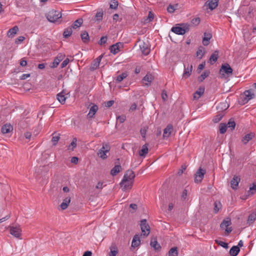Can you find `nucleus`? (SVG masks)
Segmentation results:
<instances>
[{"label":"nucleus","instance_id":"f257e3e1","mask_svg":"<svg viewBox=\"0 0 256 256\" xmlns=\"http://www.w3.org/2000/svg\"><path fill=\"white\" fill-rule=\"evenodd\" d=\"M190 27V24L183 23L181 24H178L176 26H173L171 30L177 34L183 35L186 32L189 30Z\"/></svg>","mask_w":256,"mask_h":256},{"label":"nucleus","instance_id":"f03ea898","mask_svg":"<svg viewBox=\"0 0 256 256\" xmlns=\"http://www.w3.org/2000/svg\"><path fill=\"white\" fill-rule=\"evenodd\" d=\"M48 20L52 22L60 23L61 21L60 18L62 17L61 14L56 10H50L46 15Z\"/></svg>","mask_w":256,"mask_h":256},{"label":"nucleus","instance_id":"7ed1b4c3","mask_svg":"<svg viewBox=\"0 0 256 256\" xmlns=\"http://www.w3.org/2000/svg\"><path fill=\"white\" fill-rule=\"evenodd\" d=\"M110 150V146L106 144H103L102 147L98 152V156L103 160L108 158L107 154Z\"/></svg>","mask_w":256,"mask_h":256},{"label":"nucleus","instance_id":"20e7f679","mask_svg":"<svg viewBox=\"0 0 256 256\" xmlns=\"http://www.w3.org/2000/svg\"><path fill=\"white\" fill-rule=\"evenodd\" d=\"M140 226L142 230L141 236H147L150 232V226L147 224V221L146 219L142 220L140 221Z\"/></svg>","mask_w":256,"mask_h":256},{"label":"nucleus","instance_id":"39448f33","mask_svg":"<svg viewBox=\"0 0 256 256\" xmlns=\"http://www.w3.org/2000/svg\"><path fill=\"white\" fill-rule=\"evenodd\" d=\"M22 230L20 226L10 227V234L17 238L22 239Z\"/></svg>","mask_w":256,"mask_h":256},{"label":"nucleus","instance_id":"423d86ee","mask_svg":"<svg viewBox=\"0 0 256 256\" xmlns=\"http://www.w3.org/2000/svg\"><path fill=\"white\" fill-rule=\"evenodd\" d=\"M220 73L223 76L226 74L228 76L232 74V69L228 64H224L222 66Z\"/></svg>","mask_w":256,"mask_h":256},{"label":"nucleus","instance_id":"0eeeda50","mask_svg":"<svg viewBox=\"0 0 256 256\" xmlns=\"http://www.w3.org/2000/svg\"><path fill=\"white\" fill-rule=\"evenodd\" d=\"M206 173V170L202 168H199L195 174L194 182L200 183L204 178V176Z\"/></svg>","mask_w":256,"mask_h":256},{"label":"nucleus","instance_id":"6e6552de","mask_svg":"<svg viewBox=\"0 0 256 256\" xmlns=\"http://www.w3.org/2000/svg\"><path fill=\"white\" fill-rule=\"evenodd\" d=\"M134 182L132 180H127L122 178L120 183V187L123 191H126L128 190L131 189Z\"/></svg>","mask_w":256,"mask_h":256},{"label":"nucleus","instance_id":"1a4fd4ad","mask_svg":"<svg viewBox=\"0 0 256 256\" xmlns=\"http://www.w3.org/2000/svg\"><path fill=\"white\" fill-rule=\"evenodd\" d=\"M230 220H224L220 224V227L221 228L224 229L226 228V234L228 235L232 231V228H228L229 226L231 224Z\"/></svg>","mask_w":256,"mask_h":256},{"label":"nucleus","instance_id":"9d476101","mask_svg":"<svg viewBox=\"0 0 256 256\" xmlns=\"http://www.w3.org/2000/svg\"><path fill=\"white\" fill-rule=\"evenodd\" d=\"M140 49L142 53L145 56L148 55L150 51L148 44L144 42L140 44Z\"/></svg>","mask_w":256,"mask_h":256},{"label":"nucleus","instance_id":"9b49d317","mask_svg":"<svg viewBox=\"0 0 256 256\" xmlns=\"http://www.w3.org/2000/svg\"><path fill=\"white\" fill-rule=\"evenodd\" d=\"M244 94L245 96L242 100L244 104L248 102L250 100L254 98V94L252 89L246 90Z\"/></svg>","mask_w":256,"mask_h":256},{"label":"nucleus","instance_id":"f8f14e48","mask_svg":"<svg viewBox=\"0 0 256 256\" xmlns=\"http://www.w3.org/2000/svg\"><path fill=\"white\" fill-rule=\"evenodd\" d=\"M65 55L62 53L58 54L57 56L54 58L53 62L50 65V67L54 68L57 67L60 62L64 59Z\"/></svg>","mask_w":256,"mask_h":256},{"label":"nucleus","instance_id":"ddd939ff","mask_svg":"<svg viewBox=\"0 0 256 256\" xmlns=\"http://www.w3.org/2000/svg\"><path fill=\"white\" fill-rule=\"evenodd\" d=\"M219 0H208L205 4L204 6H208L207 8L210 10L215 9L218 6Z\"/></svg>","mask_w":256,"mask_h":256},{"label":"nucleus","instance_id":"4468645a","mask_svg":"<svg viewBox=\"0 0 256 256\" xmlns=\"http://www.w3.org/2000/svg\"><path fill=\"white\" fill-rule=\"evenodd\" d=\"M134 178L135 174L134 172L131 170H128L126 172L123 178L127 180H132V182H134Z\"/></svg>","mask_w":256,"mask_h":256},{"label":"nucleus","instance_id":"2eb2a0df","mask_svg":"<svg viewBox=\"0 0 256 256\" xmlns=\"http://www.w3.org/2000/svg\"><path fill=\"white\" fill-rule=\"evenodd\" d=\"M240 178L238 176H234L230 182L231 186L233 190H236Z\"/></svg>","mask_w":256,"mask_h":256},{"label":"nucleus","instance_id":"dca6fc26","mask_svg":"<svg viewBox=\"0 0 256 256\" xmlns=\"http://www.w3.org/2000/svg\"><path fill=\"white\" fill-rule=\"evenodd\" d=\"M154 80L153 76L150 74H148L142 79V82L144 84L148 86Z\"/></svg>","mask_w":256,"mask_h":256},{"label":"nucleus","instance_id":"f3484780","mask_svg":"<svg viewBox=\"0 0 256 256\" xmlns=\"http://www.w3.org/2000/svg\"><path fill=\"white\" fill-rule=\"evenodd\" d=\"M204 86H200L194 94V99L198 100L204 94Z\"/></svg>","mask_w":256,"mask_h":256},{"label":"nucleus","instance_id":"a211bd4d","mask_svg":"<svg viewBox=\"0 0 256 256\" xmlns=\"http://www.w3.org/2000/svg\"><path fill=\"white\" fill-rule=\"evenodd\" d=\"M212 38V35L210 32H204V36L202 38V44L204 46H207L210 44V40Z\"/></svg>","mask_w":256,"mask_h":256},{"label":"nucleus","instance_id":"6ab92c4d","mask_svg":"<svg viewBox=\"0 0 256 256\" xmlns=\"http://www.w3.org/2000/svg\"><path fill=\"white\" fill-rule=\"evenodd\" d=\"M13 127L10 124H6L4 125L1 129L2 132L4 134H8L12 132Z\"/></svg>","mask_w":256,"mask_h":256},{"label":"nucleus","instance_id":"aec40b11","mask_svg":"<svg viewBox=\"0 0 256 256\" xmlns=\"http://www.w3.org/2000/svg\"><path fill=\"white\" fill-rule=\"evenodd\" d=\"M110 252L109 256H116L118 254V249L115 243H112L110 248Z\"/></svg>","mask_w":256,"mask_h":256},{"label":"nucleus","instance_id":"412c9836","mask_svg":"<svg viewBox=\"0 0 256 256\" xmlns=\"http://www.w3.org/2000/svg\"><path fill=\"white\" fill-rule=\"evenodd\" d=\"M172 126L168 124L164 130L163 137L164 138H168L171 134L172 130Z\"/></svg>","mask_w":256,"mask_h":256},{"label":"nucleus","instance_id":"4be33fe9","mask_svg":"<svg viewBox=\"0 0 256 256\" xmlns=\"http://www.w3.org/2000/svg\"><path fill=\"white\" fill-rule=\"evenodd\" d=\"M150 245L155 250H158L161 248V246L159 244H158L157 240L156 238H152Z\"/></svg>","mask_w":256,"mask_h":256},{"label":"nucleus","instance_id":"5701e85b","mask_svg":"<svg viewBox=\"0 0 256 256\" xmlns=\"http://www.w3.org/2000/svg\"><path fill=\"white\" fill-rule=\"evenodd\" d=\"M98 107L96 104H94L89 110V112L88 114V118H92L95 115L96 113L98 111Z\"/></svg>","mask_w":256,"mask_h":256},{"label":"nucleus","instance_id":"b1692460","mask_svg":"<svg viewBox=\"0 0 256 256\" xmlns=\"http://www.w3.org/2000/svg\"><path fill=\"white\" fill-rule=\"evenodd\" d=\"M140 244V240L139 235H134L132 240V246L134 248H136Z\"/></svg>","mask_w":256,"mask_h":256},{"label":"nucleus","instance_id":"393cba45","mask_svg":"<svg viewBox=\"0 0 256 256\" xmlns=\"http://www.w3.org/2000/svg\"><path fill=\"white\" fill-rule=\"evenodd\" d=\"M18 30V26H14L12 28H10L7 33V36L9 38H13Z\"/></svg>","mask_w":256,"mask_h":256},{"label":"nucleus","instance_id":"a878e982","mask_svg":"<svg viewBox=\"0 0 256 256\" xmlns=\"http://www.w3.org/2000/svg\"><path fill=\"white\" fill-rule=\"evenodd\" d=\"M254 134L253 132L246 134L243 137L242 142L244 144H246L250 140H252L254 138Z\"/></svg>","mask_w":256,"mask_h":256},{"label":"nucleus","instance_id":"bb28decb","mask_svg":"<svg viewBox=\"0 0 256 256\" xmlns=\"http://www.w3.org/2000/svg\"><path fill=\"white\" fill-rule=\"evenodd\" d=\"M192 69V65L188 66L186 68L184 66V72L182 75L183 77L186 78H188L191 74Z\"/></svg>","mask_w":256,"mask_h":256},{"label":"nucleus","instance_id":"cd10ccee","mask_svg":"<svg viewBox=\"0 0 256 256\" xmlns=\"http://www.w3.org/2000/svg\"><path fill=\"white\" fill-rule=\"evenodd\" d=\"M218 50H215L214 53L212 54L210 56L209 61L212 64L216 62L218 58Z\"/></svg>","mask_w":256,"mask_h":256},{"label":"nucleus","instance_id":"c85d7f7f","mask_svg":"<svg viewBox=\"0 0 256 256\" xmlns=\"http://www.w3.org/2000/svg\"><path fill=\"white\" fill-rule=\"evenodd\" d=\"M121 45L120 43H116L112 45L110 48V50L113 54H116L120 51V46Z\"/></svg>","mask_w":256,"mask_h":256},{"label":"nucleus","instance_id":"c756f323","mask_svg":"<svg viewBox=\"0 0 256 256\" xmlns=\"http://www.w3.org/2000/svg\"><path fill=\"white\" fill-rule=\"evenodd\" d=\"M148 153V144H145L142 146V149L139 151V154L140 156L145 157Z\"/></svg>","mask_w":256,"mask_h":256},{"label":"nucleus","instance_id":"7c9ffc66","mask_svg":"<svg viewBox=\"0 0 256 256\" xmlns=\"http://www.w3.org/2000/svg\"><path fill=\"white\" fill-rule=\"evenodd\" d=\"M80 37L82 40L84 42H88L89 41L90 37L88 34V32L86 31H82L80 34Z\"/></svg>","mask_w":256,"mask_h":256},{"label":"nucleus","instance_id":"2f4dec72","mask_svg":"<svg viewBox=\"0 0 256 256\" xmlns=\"http://www.w3.org/2000/svg\"><path fill=\"white\" fill-rule=\"evenodd\" d=\"M70 202V198L67 197L66 198H64L62 202L60 204V208L62 210H66Z\"/></svg>","mask_w":256,"mask_h":256},{"label":"nucleus","instance_id":"473e14b6","mask_svg":"<svg viewBox=\"0 0 256 256\" xmlns=\"http://www.w3.org/2000/svg\"><path fill=\"white\" fill-rule=\"evenodd\" d=\"M240 251L238 246H233L230 250V254L232 256H236Z\"/></svg>","mask_w":256,"mask_h":256},{"label":"nucleus","instance_id":"72a5a7b5","mask_svg":"<svg viewBox=\"0 0 256 256\" xmlns=\"http://www.w3.org/2000/svg\"><path fill=\"white\" fill-rule=\"evenodd\" d=\"M128 76V74L127 72H124L121 74H120L118 76L115 80L116 82H120L122 80H124V79L126 78Z\"/></svg>","mask_w":256,"mask_h":256},{"label":"nucleus","instance_id":"f704fd0d","mask_svg":"<svg viewBox=\"0 0 256 256\" xmlns=\"http://www.w3.org/2000/svg\"><path fill=\"white\" fill-rule=\"evenodd\" d=\"M122 167L120 165H116L110 171V174L114 176H116L121 170Z\"/></svg>","mask_w":256,"mask_h":256},{"label":"nucleus","instance_id":"c9c22d12","mask_svg":"<svg viewBox=\"0 0 256 256\" xmlns=\"http://www.w3.org/2000/svg\"><path fill=\"white\" fill-rule=\"evenodd\" d=\"M83 22V20L82 18H78L72 24L71 28L74 29H76L81 26Z\"/></svg>","mask_w":256,"mask_h":256},{"label":"nucleus","instance_id":"e433bc0d","mask_svg":"<svg viewBox=\"0 0 256 256\" xmlns=\"http://www.w3.org/2000/svg\"><path fill=\"white\" fill-rule=\"evenodd\" d=\"M52 142L54 146H56L60 138V134L54 132L52 134Z\"/></svg>","mask_w":256,"mask_h":256},{"label":"nucleus","instance_id":"4c0bfd02","mask_svg":"<svg viewBox=\"0 0 256 256\" xmlns=\"http://www.w3.org/2000/svg\"><path fill=\"white\" fill-rule=\"evenodd\" d=\"M66 98V97L63 94L62 92L57 94V99L62 104H64L65 102Z\"/></svg>","mask_w":256,"mask_h":256},{"label":"nucleus","instance_id":"58836bf2","mask_svg":"<svg viewBox=\"0 0 256 256\" xmlns=\"http://www.w3.org/2000/svg\"><path fill=\"white\" fill-rule=\"evenodd\" d=\"M98 60H94L92 62L90 66V70L92 71H93L96 70L100 66V62L98 61Z\"/></svg>","mask_w":256,"mask_h":256},{"label":"nucleus","instance_id":"ea45409f","mask_svg":"<svg viewBox=\"0 0 256 256\" xmlns=\"http://www.w3.org/2000/svg\"><path fill=\"white\" fill-rule=\"evenodd\" d=\"M222 205L220 201H216L214 203V213L216 214L222 208Z\"/></svg>","mask_w":256,"mask_h":256},{"label":"nucleus","instance_id":"a19ab883","mask_svg":"<svg viewBox=\"0 0 256 256\" xmlns=\"http://www.w3.org/2000/svg\"><path fill=\"white\" fill-rule=\"evenodd\" d=\"M256 219V212H253L248 217L247 222L249 224L253 223Z\"/></svg>","mask_w":256,"mask_h":256},{"label":"nucleus","instance_id":"79ce46f5","mask_svg":"<svg viewBox=\"0 0 256 256\" xmlns=\"http://www.w3.org/2000/svg\"><path fill=\"white\" fill-rule=\"evenodd\" d=\"M72 28L69 27L66 28L63 33L64 37V38H68L72 34Z\"/></svg>","mask_w":256,"mask_h":256},{"label":"nucleus","instance_id":"37998d69","mask_svg":"<svg viewBox=\"0 0 256 256\" xmlns=\"http://www.w3.org/2000/svg\"><path fill=\"white\" fill-rule=\"evenodd\" d=\"M210 74V72L208 71H204L202 74L198 78V81L202 82L206 78H207Z\"/></svg>","mask_w":256,"mask_h":256},{"label":"nucleus","instance_id":"c03bdc74","mask_svg":"<svg viewBox=\"0 0 256 256\" xmlns=\"http://www.w3.org/2000/svg\"><path fill=\"white\" fill-rule=\"evenodd\" d=\"M178 252L176 247H173L170 249L168 252V256H178Z\"/></svg>","mask_w":256,"mask_h":256},{"label":"nucleus","instance_id":"a18cd8bd","mask_svg":"<svg viewBox=\"0 0 256 256\" xmlns=\"http://www.w3.org/2000/svg\"><path fill=\"white\" fill-rule=\"evenodd\" d=\"M178 7V4H176L175 5L170 4L167 8L168 12L170 13H173L174 10Z\"/></svg>","mask_w":256,"mask_h":256},{"label":"nucleus","instance_id":"49530a36","mask_svg":"<svg viewBox=\"0 0 256 256\" xmlns=\"http://www.w3.org/2000/svg\"><path fill=\"white\" fill-rule=\"evenodd\" d=\"M227 126L224 123H221L220 124V132L222 134H224L226 132Z\"/></svg>","mask_w":256,"mask_h":256},{"label":"nucleus","instance_id":"de8ad7c7","mask_svg":"<svg viewBox=\"0 0 256 256\" xmlns=\"http://www.w3.org/2000/svg\"><path fill=\"white\" fill-rule=\"evenodd\" d=\"M256 192V184L253 183L252 186L250 187L248 193L249 194H254Z\"/></svg>","mask_w":256,"mask_h":256},{"label":"nucleus","instance_id":"09e8293b","mask_svg":"<svg viewBox=\"0 0 256 256\" xmlns=\"http://www.w3.org/2000/svg\"><path fill=\"white\" fill-rule=\"evenodd\" d=\"M102 18H103L102 10H101L100 12H96V15L95 16L96 20L101 21L102 20Z\"/></svg>","mask_w":256,"mask_h":256},{"label":"nucleus","instance_id":"8fccbe9b","mask_svg":"<svg viewBox=\"0 0 256 256\" xmlns=\"http://www.w3.org/2000/svg\"><path fill=\"white\" fill-rule=\"evenodd\" d=\"M200 22V19L199 17H196L192 18L191 20L192 24L194 26H198Z\"/></svg>","mask_w":256,"mask_h":256},{"label":"nucleus","instance_id":"3c124183","mask_svg":"<svg viewBox=\"0 0 256 256\" xmlns=\"http://www.w3.org/2000/svg\"><path fill=\"white\" fill-rule=\"evenodd\" d=\"M226 126L227 127L230 128L231 130H233L236 126V122L234 120H230Z\"/></svg>","mask_w":256,"mask_h":256},{"label":"nucleus","instance_id":"603ef678","mask_svg":"<svg viewBox=\"0 0 256 256\" xmlns=\"http://www.w3.org/2000/svg\"><path fill=\"white\" fill-rule=\"evenodd\" d=\"M118 6V2L117 0H113L110 4V8L111 9L116 10Z\"/></svg>","mask_w":256,"mask_h":256},{"label":"nucleus","instance_id":"864d4df0","mask_svg":"<svg viewBox=\"0 0 256 256\" xmlns=\"http://www.w3.org/2000/svg\"><path fill=\"white\" fill-rule=\"evenodd\" d=\"M216 242L218 244L222 246L223 248H228V243H226L225 242H222V241H220V240H216Z\"/></svg>","mask_w":256,"mask_h":256},{"label":"nucleus","instance_id":"5fc2aeb1","mask_svg":"<svg viewBox=\"0 0 256 256\" xmlns=\"http://www.w3.org/2000/svg\"><path fill=\"white\" fill-rule=\"evenodd\" d=\"M222 118V116L221 114H218L214 116L213 119V121L215 123L219 122Z\"/></svg>","mask_w":256,"mask_h":256},{"label":"nucleus","instance_id":"6e6d98bb","mask_svg":"<svg viewBox=\"0 0 256 256\" xmlns=\"http://www.w3.org/2000/svg\"><path fill=\"white\" fill-rule=\"evenodd\" d=\"M107 39L108 38L106 36H102L100 40L98 42V44L100 45H102L103 44H106L107 41Z\"/></svg>","mask_w":256,"mask_h":256},{"label":"nucleus","instance_id":"4d7b16f0","mask_svg":"<svg viewBox=\"0 0 256 256\" xmlns=\"http://www.w3.org/2000/svg\"><path fill=\"white\" fill-rule=\"evenodd\" d=\"M76 141L77 140L76 138H74L72 141L70 143V144L69 146V147L72 146V150H73L74 148L76 146Z\"/></svg>","mask_w":256,"mask_h":256},{"label":"nucleus","instance_id":"13d9d810","mask_svg":"<svg viewBox=\"0 0 256 256\" xmlns=\"http://www.w3.org/2000/svg\"><path fill=\"white\" fill-rule=\"evenodd\" d=\"M162 98L164 102L166 101L168 98V95L166 93V90H163L162 92Z\"/></svg>","mask_w":256,"mask_h":256},{"label":"nucleus","instance_id":"bf43d9fd","mask_svg":"<svg viewBox=\"0 0 256 256\" xmlns=\"http://www.w3.org/2000/svg\"><path fill=\"white\" fill-rule=\"evenodd\" d=\"M186 166L185 165H182L181 166L180 169L178 172V174L180 176L186 170Z\"/></svg>","mask_w":256,"mask_h":256},{"label":"nucleus","instance_id":"052dcab7","mask_svg":"<svg viewBox=\"0 0 256 256\" xmlns=\"http://www.w3.org/2000/svg\"><path fill=\"white\" fill-rule=\"evenodd\" d=\"M69 62L70 60L68 58L65 59L60 64L61 68H64L66 67L67 66V64L69 63Z\"/></svg>","mask_w":256,"mask_h":256},{"label":"nucleus","instance_id":"680f3d73","mask_svg":"<svg viewBox=\"0 0 256 256\" xmlns=\"http://www.w3.org/2000/svg\"><path fill=\"white\" fill-rule=\"evenodd\" d=\"M114 104V101L112 100H111L106 102H104V106H106L107 108H110V107L112 106Z\"/></svg>","mask_w":256,"mask_h":256},{"label":"nucleus","instance_id":"e2e57ef3","mask_svg":"<svg viewBox=\"0 0 256 256\" xmlns=\"http://www.w3.org/2000/svg\"><path fill=\"white\" fill-rule=\"evenodd\" d=\"M204 54V52H203V50L202 49H199L196 52V56H200V58H202Z\"/></svg>","mask_w":256,"mask_h":256},{"label":"nucleus","instance_id":"0e129e2a","mask_svg":"<svg viewBox=\"0 0 256 256\" xmlns=\"http://www.w3.org/2000/svg\"><path fill=\"white\" fill-rule=\"evenodd\" d=\"M126 116H118L117 119L120 121V123H123L126 120Z\"/></svg>","mask_w":256,"mask_h":256},{"label":"nucleus","instance_id":"69168bd1","mask_svg":"<svg viewBox=\"0 0 256 256\" xmlns=\"http://www.w3.org/2000/svg\"><path fill=\"white\" fill-rule=\"evenodd\" d=\"M187 194H188V191L186 190H184L182 192V200H186V196H187Z\"/></svg>","mask_w":256,"mask_h":256},{"label":"nucleus","instance_id":"338daca9","mask_svg":"<svg viewBox=\"0 0 256 256\" xmlns=\"http://www.w3.org/2000/svg\"><path fill=\"white\" fill-rule=\"evenodd\" d=\"M140 134L143 138H145L146 134V128H142L140 130Z\"/></svg>","mask_w":256,"mask_h":256},{"label":"nucleus","instance_id":"774afa93","mask_svg":"<svg viewBox=\"0 0 256 256\" xmlns=\"http://www.w3.org/2000/svg\"><path fill=\"white\" fill-rule=\"evenodd\" d=\"M25 38L22 36H19L18 38L16 40V43H20L24 40Z\"/></svg>","mask_w":256,"mask_h":256}]
</instances>
